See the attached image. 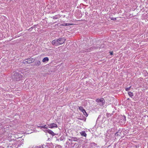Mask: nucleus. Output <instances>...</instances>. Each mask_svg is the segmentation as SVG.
<instances>
[{
    "label": "nucleus",
    "instance_id": "f257e3e1",
    "mask_svg": "<svg viewBox=\"0 0 148 148\" xmlns=\"http://www.w3.org/2000/svg\"><path fill=\"white\" fill-rule=\"evenodd\" d=\"M23 74H22L19 73L14 72V74L13 75L12 77L14 81H18L20 80L22 78Z\"/></svg>",
    "mask_w": 148,
    "mask_h": 148
},
{
    "label": "nucleus",
    "instance_id": "f03ea898",
    "mask_svg": "<svg viewBox=\"0 0 148 148\" xmlns=\"http://www.w3.org/2000/svg\"><path fill=\"white\" fill-rule=\"evenodd\" d=\"M95 101L96 102L98 103V105L101 106H102L104 105L105 102V100L103 98H101L99 99H96Z\"/></svg>",
    "mask_w": 148,
    "mask_h": 148
},
{
    "label": "nucleus",
    "instance_id": "7ed1b4c3",
    "mask_svg": "<svg viewBox=\"0 0 148 148\" xmlns=\"http://www.w3.org/2000/svg\"><path fill=\"white\" fill-rule=\"evenodd\" d=\"M119 120L120 122L124 123L126 120V116L124 115H121L119 116Z\"/></svg>",
    "mask_w": 148,
    "mask_h": 148
},
{
    "label": "nucleus",
    "instance_id": "20e7f679",
    "mask_svg": "<svg viewBox=\"0 0 148 148\" xmlns=\"http://www.w3.org/2000/svg\"><path fill=\"white\" fill-rule=\"evenodd\" d=\"M58 39L59 45L63 44L66 40L63 37L60 38Z\"/></svg>",
    "mask_w": 148,
    "mask_h": 148
},
{
    "label": "nucleus",
    "instance_id": "39448f33",
    "mask_svg": "<svg viewBox=\"0 0 148 148\" xmlns=\"http://www.w3.org/2000/svg\"><path fill=\"white\" fill-rule=\"evenodd\" d=\"M51 43L53 45H59L58 42V39H55L53 40L52 41Z\"/></svg>",
    "mask_w": 148,
    "mask_h": 148
},
{
    "label": "nucleus",
    "instance_id": "423d86ee",
    "mask_svg": "<svg viewBox=\"0 0 148 148\" xmlns=\"http://www.w3.org/2000/svg\"><path fill=\"white\" fill-rule=\"evenodd\" d=\"M49 126V127L51 128H53L55 127H58L56 123H51L49 125H48Z\"/></svg>",
    "mask_w": 148,
    "mask_h": 148
},
{
    "label": "nucleus",
    "instance_id": "0eeeda50",
    "mask_svg": "<svg viewBox=\"0 0 148 148\" xmlns=\"http://www.w3.org/2000/svg\"><path fill=\"white\" fill-rule=\"evenodd\" d=\"M94 48H95V47H92L90 48H88L86 49H85L84 50L82 51V52L84 53L86 52H90V51L91 50H92Z\"/></svg>",
    "mask_w": 148,
    "mask_h": 148
},
{
    "label": "nucleus",
    "instance_id": "6e6552de",
    "mask_svg": "<svg viewBox=\"0 0 148 148\" xmlns=\"http://www.w3.org/2000/svg\"><path fill=\"white\" fill-rule=\"evenodd\" d=\"M27 61H28V64H30L32 62H34L35 60V59H34L33 58H29L27 59Z\"/></svg>",
    "mask_w": 148,
    "mask_h": 148
},
{
    "label": "nucleus",
    "instance_id": "1a4fd4ad",
    "mask_svg": "<svg viewBox=\"0 0 148 148\" xmlns=\"http://www.w3.org/2000/svg\"><path fill=\"white\" fill-rule=\"evenodd\" d=\"M69 140L71 142L73 141H77L78 140L77 138L76 137H72L71 138L69 139Z\"/></svg>",
    "mask_w": 148,
    "mask_h": 148
},
{
    "label": "nucleus",
    "instance_id": "9d476101",
    "mask_svg": "<svg viewBox=\"0 0 148 148\" xmlns=\"http://www.w3.org/2000/svg\"><path fill=\"white\" fill-rule=\"evenodd\" d=\"M32 148H44L43 145H41L38 146H33Z\"/></svg>",
    "mask_w": 148,
    "mask_h": 148
},
{
    "label": "nucleus",
    "instance_id": "9b49d317",
    "mask_svg": "<svg viewBox=\"0 0 148 148\" xmlns=\"http://www.w3.org/2000/svg\"><path fill=\"white\" fill-rule=\"evenodd\" d=\"M48 133L49 134H51L53 136H54L55 135H56V134H55L52 131L48 129Z\"/></svg>",
    "mask_w": 148,
    "mask_h": 148
},
{
    "label": "nucleus",
    "instance_id": "f8f14e48",
    "mask_svg": "<svg viewBox=\"0 0 148 148\" xmlns=\"http://www.w3.org/2000/svg\"><path fill=\"white\" fill-rule=\"evenodd\" d=\"M49 60V58L48 57H45V58H44L43 59V60H42V62H48Z\"/></svg>",
    "mask_w": 148,
    "mask_h": 148
},
{
    "label": "nucleus",
    "instance_id": "ddd939ff",
    "mask_svg": "<svg viewBox=\"0 0 148 148\" xmlns=\"http://www.w3.org/2000/svg\"><path fill=\"white\" fill-rule=\"evenodd\" d=\"M80 134L82 136H86V134L85 131H82L80 133Z\"/></svg>",
    "mask_w": 148,
    "mask_h": 148
},
{
    "label": "nucleus",
    "instance_id": "4468645a",
    "mask_svg": "<svg viewBox=\"0 0 148 148\" xmlns=\"http://www.w3.org/2000/svg\"><path fill=\"white\" fill-rule=\"evenodd\" d=\"M37 25H34L33 26L31 27L29 29H28V30H29L30 31H31L32 29L34 28Z\"/></svg>",
    "mask_w": 148,
    "mask_h": 148
},
{
    "label": "nucleus",
    "instance_id": "2eb2a0df",
    "mask_svg": "<svg viewBox=\"0 0 148 148\" xmlns=\"http://www.w3.org/2000/svg\"><path fill=\"white\" fill-rule=\"evenodd\" d=\"M40 64V62L39 61H38L35 62V64L36 66H39Z\"/></svg>",
    "mask_w": 148,
    "mask_h": 148
},
{
    "label": "nucleus",
    "instance_id": "dca6fc26",
    "mask_svg": "<svg viewBox=\"0 0 148 148\" xmlns=\"http://www.w3.org/2000/svg\"><path fill=\"white\" fill-rule=\"evenodd\" d=\"M129 95L130 96V97H132L133 96V94L132 92H128Z\"/></svg>",
    "mask_w": 148,
    "mask_h": 148
},
{
    "label": "nucleus",
    "instance_id": "f3484780",
    "mask_svg": "<svg viewBox=\"0 0 148 148\" xmlns=\"http://www.w3.org/2000/svg\"><path fill=\"white\" fill-rule=\"evenodd\" d=\"M79 110L81 112L83 111L84 110H85L82 107V106H79Z\"/></svg>",
    "mask_w": 148,
    "mask_h": 148
},
{
    "label": "nucleus",
    "instance_id": "a211bd4d",
    "mask_svg": "<svg viewBox=\"0 0 148 148\" xmlns=\"http://www.w3.org/2000/svg\"><path fill=\"white\" fill-rule=\"evenodd\" d=\"M82 112L84 114V115L86 116H88V114H87L86 110H84Z\"/></svg>",
    "mask_w": 148,
    "mask_h": 148
},
{
    "label": "nucleus",
    "instance_id": "6ab92c4d",
    "mask_svg": "<svg viewBox=\"0 0 148 148\" xmlns=\"http://www.w3.org/2000/svg\"><path fill=\"white\" fill-rule=\"evenodd\" d=\"M113 114L112 113V114L107 113L106 115L108 117H109L110 116H111Z\"/></svg>",
    "mask_w": 148,
    "mask_h": 148
},
{
    "label": "nucleus",
    "instance_id": "aec40b11",
    "mask_svg": "<svg viewBox=\"0 0 148 148\" xmlns=\"http://www.w3.org/2000/svg\"><path fill=\"white\" fill-rule=\"evenodd\" d=\"M131 86H130V87L128 88H125V90L126 91H129L130 89V88H131Z\"/></svg>",
    "mask_w": 148,
    "mask_h": 148
},
{
    "label": "nucleus",
    "instance_id": "412c9836",
    "mask_svg": "<svg viewBox=\"0 0 148 148\" xmlns=\"http://www.w3.org/2000/svg\"><path fill=\"white\" fill-rule=\"evenodd\" d=\"M71 25L70 23H64V24L62 25L68 26Z\"/></svg>",
    "mask_w": 148,
    "mask_h": 148
},
{
    "label": "nucleus",
    "instance_id": "4be33fe9",
    "mask_svg": "<svg viewBox=\"0 0 148 148\" xmlns=\"http://www.w3.org/2000/svg\"><path fill=\"white\" fill-rule=\"evenodd\" d=\"M28 61H27V59L25 60H24L23 61V64H25L26 63H27V64H28V62H27Z\"/></svg>",
    "mask_w": 148,
    "mask_h": 148
},
{
    "label": "nucleus",
    "instance_id": "5701e85b",
    "mask_svg": "<svg viewBox=\"0 0 148 148\" xmlns=\"http://www.w3.org/2000/svg\"><path fill=\"white\" fill-rule=\"evenodd\" d=\"M58 18L57 15H56L53 17V18L54 19H58Z\"/></svg>",
    "mask_w": 148,
    "mask_h": 148
},
{
    "label": "nucleus",
    "instance_id": "b1692460",
    "mask_svg": "<svg viewBox=\"0 0 148 148\" xmlns=\"http://www.w3.org/2000/svg\"><path fill=\"white\" fill-rule=\"evenodd\" d=\"M111 20H112L115 21L116 20V18L112 17L111 18Z\"/></svg>",
    "mask_w": 148,
    "mask_h": 148
},
{
    "label": "nucleus",
    "instance_id": "393cba45",
    "mask_svg": "<svg viewBox=\"0 0 148 148\" xmlns=\"http://www.w3.org/2000/svg\"><path fill=\"white\" fill-rule=\"evenodd\" d=\"M41 125H42V124H40L39 125H37L36 126H37V127L38 128H41Z\"/></svg>",
    "mask_w": 148,
    "mask_h": 148
},
{
    "label": "nucleus",
    "instance_id": "a878e982",
    "mask_svg": "<svg viewBox=\"0 0 148 148\" xmlns=\"http://www.w3.org/2000/svg\"><path fill=\"white\" fill-rule=\"evenodd\" d=\"M118 132H116V133L115 134V136H118L119 135V134H118Z\"/></svg>",
    "mask_w": 148,
    "mask_h": 148
},
{
    "label": "nucleus",
    "instance_id": "bb28decb",
    "mask_svg": "<svg viewBox=\"0 0 148 148\" xmlns=\"http://www.w3.org/2000/svg\"><path fill=\"white\" fill-rule=\"evenodd\" d=\"M44 132H48V129H47L44 130Z\"/></svg>",
    "mask_w": 148,
    "mask_h": 148
},
{
    "label": "nucleus",
    "instance_id": "cd10ccee",
    "mask_svg": "<svg viewBox=\"0 0 148 148\" xmlns=\"http://www.w3.org/2000/svg\"><path fill=\"white\" fill-rule=\"evenodd\" d=\"M41 128H42L43 129H45V127L44 126H42L41 127Z\"/></svg>",
    "mask_w": 148,
    "mask_h": 148
},
{
    "label": "nucleus",
    "instance_id": "c85d7f7f",
    "mask_svg": "<svg viewBox=\"0 0 148 148\" xmlns=\"http://www.w3.org/2000/svg\"><path fill=\"white\" fill-rule=\"evenodd\" d=\"M110 55H112L113 54V52L112 51H110Z\"/></svg>",
    "mask_w": 148,
    "mask_h": 148
},
{
    "label": "nucleus",
    "instance_id": "c756f323",
    "mask_svg": "<svg viewBox=\"0 0 148 148\" xmlns=\"http://www.w3.org/2000/svg\"><path fill=\"white\" fill-rule=\"evenodd\" d=\"M44 126L45 127V129H47L48 127L47 126L46 127V125H44Z\"/></svg>",
    "mask_w": 148,
    "mask_h": 148
},
{
    "label": "nucleus",
    "instance_id": "7c9ffc66",
    "mask_svg": "<svg viewBox=\"0 0 148 148\" xmlns=\"http://www.w3.org/2000/svg\"><path fill=\"white\" fill-rule=\"evenodd\" d=\"M101 117V116L99 115L98 118L97 119H99Z\"/></svg>",
    "mask_w": 148,
    "mask_h": 148
},
{
    "label": "nucleus",
    "instance_id": "2f4dec72",
    "mask_svg": "<svg viewBox=\"0 0 148 148\" xmlns=\"http://www.w3.org/2000/svg\"><path fill=\"white\" fill-rule=\"evenodd\" d=\"M105 119V117H104L103 118V119Z\"/></svg>",
    "mask_w": 148,
    "mask_h": 148
},
{
    "label": "nucleus",
    "instance_id": "473e14b6",
    "mask_svg": "<svg viewBox=\"0 0 148 148\" xmlns=\"http://www.w3.org/2000/svg\"><path fill=\"white\" fill-rule=\"evenodd\" d=\"M130 99L129 98H128L127 99V100H129Z\"/></svg>",
    "mask_w": 148,
    "mask_h": 148
},
{
    "label": "nucleus",
    "instance_id": "72a5a7b5",
    "mask_svg": "<svg viewBox=\"0 0 148 148\" xmlns=\"http://www.w3.org/2000/svg\"><path fill=\"white\" fill-rule=\"evenodd\" d=\"M80 119V120H82V119Z\"/></svg>",
    "mask_w": 148,
    "mask_h": 148
},
{
    "label": "nucleus",
    "instance_id": "f704fd0d",
    "mask_svg": "<svg viewBox=\"0 0 148 148\" xmlns=\"http://www.w3.org/2000/svg\"><path fill=\"white\" fill-rule=\"evenodd\" d=\"M60 140H62V139H60Z\"/></svg>",
    "mask_w": 148,
    "mask_h": 148
},
{
    "label": "nucleus",
    "instance_id": "c9c22d12",
    "mask_svg": "<svg viewBox=\"0 0 148 148\" xmlns=\"http://www.w3.org/2000/svg\"><path fill=\"white\" fill-rule=\"evenodd\" d=\"M60 140H62V139H60Z\"/></svg>",
    "mask_w": 148,
    "mask_h": 148
},
{
    "label": "nucleus",
    "instance_id": "e433bc0d",
    "mask_svg": "<svg viewBox=\"0 0 148 148\" xmlns=\"http://www.w3.org/2000/svg\"><path fill=\"white\" fill-rule=\"evenodd\" d=\"M93 144H95V143H93Z\"/></svg>",
    "mask_w": 148,
    "mask_h": 148
},
{
    "label": "nucleus",
    "instance_id": "4c0bfd02",
    "mask_svg": "<svg viewBox=\"0 0 148 148\" xmlns=\"http://www.w3.org/2000/svg\"><path fill=\"white\" fill-rule=\"evenodd\" d=\"M96 145V144H94V145Z\"/></svg>",
    "mask_w": 148,
    "mask_h": 148
}]
</instances>
